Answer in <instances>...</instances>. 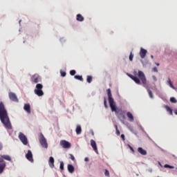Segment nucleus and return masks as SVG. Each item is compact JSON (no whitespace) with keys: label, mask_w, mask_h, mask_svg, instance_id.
<instances>
[{"label":"nucleus","mask_w":177,"mask_h":177,"mask_svg":"<svg viewBox=\"0 0 177 177\" xmlns=\"http://www.w3.org/2000/svg\"><path fill=\"white\" fill-rule=\"evenodd\" d=\"M76 73L77 72L75 71V70H72L70 71L71 75H75Z\"/></svg>","instance_id":"obj_33"},{"label":"nucleus","mask_w":177,"mask_h":177,"mask_svg":"<svg viewBox=\"0 0 177 177\" xmlns=\"http://www.w3.org/2000/svg\"><path fill=\"white\" fill-rule=\"evenodd\" d=\"M115 131H116V135L118 136H120V135H121V133L120 132V130H118V126H117V124H115Z\"/></svg>","instance_id":"obj_26"},{"label":"nucleus","mask_w":177,"mask_h":177,"mask_svg":"<svg viewBox=\"0 0 177 177\" xmlns=\"http://www.w3.org/2000/svg\"><path fill=\"white\" fill-rule=\"evenodd\" d=\"M60 146L64 149H70V147H71V143L65 140H62L60 141Z\"/></svg>","instance_id":"obj_7"},{"label":"nucleus","mask_w":177,"mask_h":177,"mask_svg":"<svg viewBox=\"0 0 177 177\" xmlns=\"http://www.w3.org/2000/svg\"><path fill=\"white\" fill-rule=\"evenodd\" d=\"M108 97H109V103L111 107V111H117V106H115V102H114V99L113 98V95L111 94V90L108 88L106 90Z\"/></svg>","instance_id":"obj_3"},{"label":"nucleus","mask_w":177,"mask_h":177,"mask_svg":"<svg viewBox=\"0 0 177 177\" xmlns=\"http://www.w3.org/2000/svg\"><path fill=\"white\" fill-rule=\"evenodd\" d=\"M68 171L70 174H73L74 172V166L73 165H68Z\"/></svg>","instance_id":"obj_19"},{"label":"nucleus","mask_w":177,"mask_h":177,"mask_svg":"<svg viewBox=\"0 0 177 177\" xmlns=\"http://www.w3.org/2000/svg\"><path fill=\"white\" fill-rule=\"evenodd\" d=\"M43 88L44 86L41 84H37L34 90L35 94L39 97L44 96V91H42Z\"/></svg>","instance_id":"obj_4"},{"label":"nucleus","mask_w":177,"mask_h":177,"mask_svg":"<svg viewBox=\"0 0 177 177\" xmlns=\"http://www.w3.org/2000/svg\"><path fill=\"white\" fill-rule=\"evenodd\" d=\"M70 156V158L71 160H72V161H75V158L73 156V154H69Z\"/></svg>","instance_id":"obj_34"},{"label":"nucleus","mask_w":177,"mask_h":177,"mask_svg":"<svg viewBox=\"0 0 177 177\" xmlns=\"http://www.w3.org/2000/svg\"><path fill=\"white\" fill-rule=\"evenodd\" d=\"M120 137L122 139V140H125V135L122 134Z\"/></svg>","instance_id":"obj_38"},{"label":"nucleus","mask_w":177,"mask_h":177,"mask_svg":"<svg viewBox=\"0 0 177 177\" xmlns=\"http://www.w3.org/2000/svg\"><path fill=\"white\" fill-rule=\"evenodd\" d=\"M1 158L6 160L7 161H12V158L8 155H3L1 156Z\"/></svg>","instance_id":"obj_21"},{"label":"nucleus","mask_w":177,"mask_h":177,"mask_svg":"<svg viewBox=\"0 0 177 177\" xmlns=\"http://www.w3.org/2000/svg\"><path fill=\"white\" fill-rule=\"evenodd\" d=\"M167 82L169 85V86H171L172 88V89H176L175 86H174V84H172V82L171 81V79H168Z\"/></svg>","instance_id":"obj_24"},{"label":"nucleus","mask_w":177,"mask_h":177,"mask_svg":"<svg viewBox=\"0 0 177 177\" xmlns=\"http://www.w3.org/2000/svg\"><path fill=\"white\" fill-rule=\"evenodd\" d=\"M0 120L7 129H12V124H10L8 111L2 102H0Z\"/></svg>","instance_id":"obj_1"},{"label":"nucleus","mask_w":177,"mask_h":177,"mask_svg":"<svg viewBox=\"0 0 177 177\" xmlns=\"http://www.w3.org/2000/svg\"><path fill=\"white\" fill-rule=\"evenodd\" d=\"M165 168H170V169H174V166H171L169 165H164Z\"/></svg>","instance_id":"obj_29"},{"label":"nucleus","mask_w":177,"mask_h":177,"mask_svg":"<svg viewBox=\"0 0 177 177\" xmlns=\"http://www.w3.org/2000/svg\"><path fill=\"white\" fill-rule=\"evenodd\" d=\"M152 70L154 73H158V69H157V67H153Z\"/></svg>","instance_id":"obj_36"},{"label":"nucleus","mask_w":177,"mask_h":177,"mask_svg":"<svg viewBox=\"0 0 177 177\" xmlns=\"http://www.w3.org/2000/svg\"><path fill=\"white\" fill-rule=\"evenodd\" d=\"M30 81L31 82H34V84H38L41 81V77L38 74H35L31 77Z\"/></svg>","instance_id":"obj_8"},{"label":"nucleus","mask_w":177,"mask_h":177,"mask_svg":"<svg viewBox=\"0 0 177 177\" xmlns=\"http://www.w3.org/2000/svg\"><path fill=\"white\" fill-rule=\"evenodd\" d=\"M104 106L105 109H109V106L107 105V100H106V97L104 98Z\"/></svg>","instance_id":"obj_27"},{"label":"nucleus","mask_w":177,"mask_h":177,"mask_svg":"<svg viewBox=\"0 0 177 177\" xmlns=\"http://www.w3.org/2000/svg\"><path fill=\"white\" fill-rule=\"evenodd\" d=\"M0 162H3V159L2 158V157H0Z\"/></svg>","instance_id":"obj_41"},{"label":"nucleus","mask_w":177,"mask_h":177,"mask_svg":"<svg viewBox=\"0 0 177 177\" xmlns=\"http://www.w3.org/2000/svg\"><path fill=\"white\" fill-rule=\"evenodd\" d=\"M138 153H140V154H141V156H147V151L146 150L143 149V148H142V147H138Z\"/></svg>","instance_id":"obj_15"},{"label":"nucleus","mask_w":177,"mask_h":177,"mask_svg":"<svg viewBox=\"0 0 177 177\" xmlns=\"http://www.w3.org/2000/svg\"><path fill=\"white\" fill-rule=\"evenodd\" d=\"M171 103H176V99L175 97H172L170 98Z\"/></svg>","instance_id":"obj_31"},{"label":"nucleus","mask_w":177,"mask_h":177,"mask_svg":"<svg viewBox=\"0 0 177 177\" xmlns=\"http://www.w3.org/2000/svg\"><path fill=\"white\" fill-rule=\"evenodd\" d=\"M166 110L168 113H169L170 115H172L173 112H172V109H171V107L166 106Z\"/></svg>","instance_id":"obj_22"},{"label":"nucleus","mask_w":177,"mask_h":177,"mask_svg":"<svg viewBox=\"0 0 177 177\" xmlns=\"http://www.w3.org/2000/svg\"><path fill=\"white\" fill-rule=\"evenodd\" d=\"M84 161H86V162L89 161V158H84Z\"/></svg>","instance_id":"obj_42"},{"label":"nucleus","mask_w":177,"mask_h":177,"mask_svg":"<svg viewBox=\"0 0 177 177\" xmlns=\"http://www.w3.org/2000/svg\"><path fill=\"white\" fill-rule=\"evenodd\" d=\"M138 77L141 80V82L143 86L147 88L149 97L151 99H153V92H151V90L149 89V87L147 86V80L146 79V76L145 75V73L142 71H138Z\"/></svg>","instance_id":"obj_2"},{"label":"nucleus","mask_w":177,"mask_h":177,"mask_svg":"<svg viewBox=\"0 0 177 177\" xmlns=\"http://www.w3.org/2000/svg\"><path fill=\"white\" fill-rule=\"evenodd\" d=\"M151 59H153V58H154V57H153V55H151Z\"/></svg>","instance_id":"obj_45"},{"label":"nucleus","mask_w":177,"mask_h":177,"mask_svg":"<svg viewBox=\"0 0 177 177\" xmlns=\"http://www.w3.org/2000/svg\"><path fill=\"white\" fill-rule=\"evenodd\" d=\"M146 55H147V50L141 48L140 50V56L141 59H145V57H146Z\"/></svg>","instance_id":"obj_12"},{"label":"nucleus","mask_w":177,"mask_h":177,"mask_svg":"<svg viewBox=\"0 0 177 177\" xmlns=\"http://www.w3.org/2000/svg\"><path fill=\"white\" fill-rule=\"evenodd\" d=\"M19 139L25 146L28 145V140L27 139V137L26 136V135H24V133L20 132L19 133Z\"/></svg>","instance_id":"obj_6"},{"label":"nucleus","mask_w":177,"mask_h":177,"mask_svg":"<svg viewBox=\"0 0 177 177\" xmlns=\"http://www.w3.org/2000/svg\"><path fill=\"white\" fill-rule=\"evenodd\" d=\"M39 143L44 149H48V142H46V138L44 136V134L41 133L39 136Z\"/></svg>","instance_id":"obj_5"},{"label":"nucleus","mask_w":177,"mask_h":177,"mask_svg":"<svg viewBox=\"0 0 177 177\" xmlns=\"http://www.w3.org/2000/svg\"><path fill=\"white\" fill-rule=\"evenodd\" d=\"M129 147L130 150L132 151L133 153H135V150L133 149V148L131 145H129Z\"/></svg>","instance_id":"obj_37"},{"label":"nucleus","mask_w":177,"mask_h":177,"mask_svg":"<svg viewBox=\"0 0 177 177\" xmlns=\"http://www.w3.org/2000/svg\"><path fill=\"white\" fill-rule=\"evenodd\" d=\"M153 81H157V77L155 75L152 76Z\"/></svg>","instance_id":"obj_39"},{"label":"nucleus","mask_w":177,"mask_h":177,"mask_svg":"<svg viewBox=\"0 0 177 177\" xmlns=\"http://www.w3.org/2000/svg\"><path fill=\"white\" fill-rule=\"evenodd\" d=\"M6 167V163H0V174H2Z\"/></svg>","instance_id":"obj_17"},{"label":"nucleus","mask_w":177,"mask_h":177,"mask_svg":"<svg viewBox=\"0 0 177 177\" xmlns=\"http://www.w3.org/2000/svg\"><path fill=\"white\" fill-rule=\"evenodd\" d=\"M60 73H61V76H62V77H66V72H64V71H61Z\"/></svg>","instance_id":"obj_35"},{"label":"nucleus","mask_w":177,"mask_h":177,"mask_svg":"<svg viewBox=\"0 0 177 177\" xmlns=\"http://www.w3.org/2000/svg\"><path fill=\"white\" fill-rule=\"evenodd\" d=\"M26 157L28 161H30V162H34V159H32V152H31V150L28 151Z\"/></svg>","instance_id":"obj_11"},{"label":"nucleus","mask_w":177,"mask_h":177,"mask_svg":"<svg viewBox=\"0 0 177 177\" xmlns=\"http://www.w3.org/2000/svg\"><path fill=\"white\" fill-rule=\"evenodd\" d=\"M134 74H136V72H134Z\"/></svg>","instance_id":"obj_47"},{"label":"nucleus","mask_w":177,"mask_h":177,"mask_svg":"<svg viewBox=\"0 0 177 177\" xmlns=\"http://www.w3.org/2000/svg\"><path fill=\"white\" fill-rule=\"evenodd\" d=\"M24 109L25 111L28 112V114L31 113V106H30V104H26L24 106Z\"/></svg>","instance_id":"obj_16"},{"label":"nucleus","mask_w":177,"mask_h":177,"mask_svg":"<svg viewBox=\"0 0 177 177\" xmlns=\"http://www.w3.org/2000/svg\"><path fill=\"white\" fill-rule=\"evenodd\" d=\"M74 78H75V80H78L79 81H82V82L84 81V78L82 77V76L75 75V76H74Z\"/></svg>","instance_id":"obj_23"},{"label":"nucleus","mask_w":177,"mask_h":177,"mask_svg":"<svg viewBox=\"0 0 177 177\" xmlns=\"http://www.w3.org/2000/svg\"><path fill=\"white\" fill-rule=\"evenodd\" d=\"M91 146L92 147L94 151H95V153H97H97H98L97 146L96 145V142H95V140H91Z\"/></svg>","instance_id":"obj_13"},{"label":"nucleus","mask_w":177,"mask_h":177,"mask_svg":"<svg viewBox=\"0 0 177 177\" xmlns=\"http://www.w3.org/2000/svg\"><path fill=\"white\" fill-rule=\"evenodd\" d=\"M59 168L62 171H63V169H64V162H60V166Z\"/></svg>","instance_id":"obj_28"},{"label":"nucleus","mask_w":177,"mask_h":177,"mask_svg":"<svg viewBox=\"0 0 177 177\" xmlns=\"http://www.w3.org/2000/svg\"><path fill=\"white\" fill-rule=\"evenodd\" d=\"M128 77H129L131 80H133V81H134V82H136V84H138V85H142V82H140V79H139L138 77H137L136 76H134L133 75L131 74H127Z\"/></svg>","instance_id":"obj_9"},{"label":"nucleus","mask_w":177,"mask_h":177,"mask_svg":"<svg viewBox=\"0 0 177 177\" xmlns=\"http://www.w3.org/2000/svg\"><path fill=\"white\" fill-rule=\"evenodd\" d=\"M2 149H3V147L1 145H0V150H2Z\"/></svg>","instance_id":"obj_43"},{"label":"nucleus","mask_w":177,"mask_h":177,"mask_svg":"<svg viewBox=\"0 0 177 177\" xmlns=\"http://www.w3.org/2000/svg\"><path fill=\"white\" fill-rule=\"evenodd\" d=\"M93 80V77L91 75H88L87 78H86V81L88 84H91V82H92Z\"/></svg>","instance_id":"obj_25"},{"label":"nucleus","mask_w":177,"mask_h":177,"mask_svg":"<svg viewBox=\"0 0 177 177\" xmlns=\"http://www.w3.org/2000/svg\"><path fill=\"white\" fill-rule=\"evenodd\" d=\"M120 115L123 117V120H125V115H124V114L122 113V112H121Z\"/></svg>","instance_id":"obj_40"},{"label":"nucleus","mask_w":177,"mask_h":177,"mask_svg":"<svg viewBox=\"0 0 177 177\" xmlns=\"http://www.w3.org/2000/svg\"><path fill=\"white\" fill-rule=\"evenodd\" d=\"M104 175L105 176H110V172H109V170L105 169Z\"/></svg>","instance_id":"obj_32"},{"label":"nucleus","mask_w":177,"mask_h":177,"mask_svg":"<svg viewBox=\"0 0 177 177\" xmlns=\"http://www.w3.org/2000/svg\"><path fill=\"white\" fill-rule=\"evenodd\" d=\"M82 132V129L81 128V126L77 125L76 127V133L77 135H80V133Z\"/></svg>","instance_id":"obj_20"},{"label":"nucleus","mask_w":177,"mask_h":177,"mask_svg":"<svg viewBox=\"0 0 177 177\" xmlns=\"http://www.w3.org/2000/svg\"><path fill=\"white\" fill-rule=\"evenodd\" d=\"M127 115L128 118L129 119V121H131V122L133 121V115H132V113L129 111L127 113Z\"/></svg>","instance_id":"obj_18"},{"label":"nucleus","mask_w":177,"mask_h":177,"mask_svg":"<svg viewBox=\"0 0 177 177\" xmlns=\"http://www.w3.org/2000/svg\"><path fill=\"white\" fill-rule=\"evenodd\" d=\"M129 60L130 62H132V60H133V54L132 53V52L130 53Z\"/></svg>","instance_id":"obj_30"},{"label":"nucleus","mask_w":177,"mask_h":177,"mask_svg":"<svg viewBox=\"0 0 177 177\" xmlns=\"http://www.w3.org/2000/svg\"><path fill=\"white\" fill-rule=\"evenodd\" d=\"M156 66H160V64H159V63H156Z\"/></svg>","instance_id":"obj_44"},{"label":"nucleus","mask_w":177,"mask_h":177,"mask_svg":"<svg viewBox=\"0 0 177 177\" xmlns=\"http://www.w3.org/2000/svg\"><path fill=\"white\" fill-rule=\"evenodd\" d=\"M48 164L50 168H55V159L53 158V157H50Z\"/></svg>","instance_id":"obj_14"},{"label":"nucleus","mask_w":177,"mask_h":177,"mask_svg":"<svg viewBox=\"0 0 177 177\" xmlns=\"http://www.w3.org/2000/svg\"><path fill=\"white\" fill-rule=\"evenodd\" d=\"M175 114L177 115V111L175 112Z\"/></svg>","instance_id":"obj_46"},{"label":"nucleus","mask_w":177,"mask_h":177,"mask_svg":"<svg viewBox=\"0 0 177 177\" xmlns=\"http://www.w3.org/2000/svg\"><path fill=\"white\" fill-rule=\"evenodd\" d=\"M8 96L12 102H19V99L17 98V95H16V93L10 92L8 93Z\"/></svg>","instance_id":"obj_10"}]
</instances>
